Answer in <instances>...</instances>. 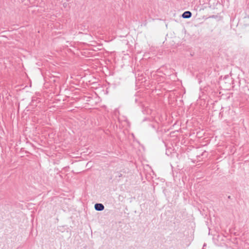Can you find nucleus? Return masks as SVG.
I'll use <instances>...</instances> for the list:
<instances>
[{
    "label": "nucleus",
    "instance_id": "4",
    "mask_svg": "<svg viewBox=\"0 0 249 249\" xmlns=\"http://www.w3.org/2000/svg\"><path fill=\"white\" fill-rule=\"evenodd\" d=\"M122 174H120V175H119V177H122Z\"/></svg>",
    "mask_w": 249,
    "mask_h": 249
},
{
    "label": "nucleus",
    "instance_id": "2",
    "mask_svg": "<svg viewBox=\"0 0 249 249\" xmlns=\"http://www.w3.org/2000/svg\"><path fill=\"white\" fill-rule=\"evenodd\" d=\"M192 16V13L189 11L184 12L182 15V17L184 18H188Z\"/></svg>",
    "mask_w": 249,
    "mask_h": 249
},
{
    "label": "nucleus",
    "instance_id": "1",
    "mask_svg": "<svg viewBox=\"0 0 249 249\" xmlns=\"http://www.w3.org/2000/svg\"><path fill=\"white\" fill-rule=\"evenodd\" d=\"M94 208L96 211H101L104 210L105 207L102 203H96L94 205Z\"/></svg>",
    "mask_w": 249,
    "mask_h": 249
},
{
    "label": "nucleus",
    "instance_id": "3",
    "mask_svg": "<svg viewBox=\"0 0 249 249\" xmlns=\"http://www.w3.org/2000/svg\"><path fill=\"white\" fill-rule=\"evenodd\" d=\"M118 112V109H116L115 110V114L116 115H117V113Z\"/></svg>",
    "mask_w": 249,
    "mask_h": 249
}]
</instances>
